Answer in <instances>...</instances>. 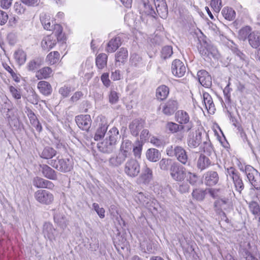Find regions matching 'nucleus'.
Instances as JSON below:
<instances>
[{
  "label": "nucleus",
  "instance_id": "nucleus-21",
  "mask_svg": "<svg viewBox=\"0 0 260 260\" xmlns=\"http://www.w3.org/2000/svg\"><path fill=\"white\" fill-rule=\"evenodd\" d=\"M40 168L42 174L45 178L52 180H57V172L49 166L43 164L40 165Z\"/></svg>",
  "mask_w": 260,
  "mask_h": 260
},
{
  "label": "nucleus",
  "instance_id": "nucleus-63",
  "mask_svg": "<svg viewBox=\"0 0 260 260\" xmlns=\"http://www.w3.org/2000/svg\"><path fill=\"white\" fill-rule=\"evenodd\" d=\"M27 115L31 124H34L36 121L38 120L34 112L30 109H27Z\"/></svg>",
  "mask_w": 260,
  "mask_h": 260
},
{
  "label": "nucleus",
  "instance_id": "nucleus-40",
  "mask_svg": "<svg viewBox=\"0 0 260 260\" xmlns=\"http://www.w3.org/2000/svg\"><path fill=\"white\" fill-rule=\"evenodd\" d=\"M108 56L105 53H100L96 58V65L98 69H103L107 63Z\"/></svg>",
  "mask_w": 260,
  "mask_h": 260
},
{
  "label": "nucleus",
  "instance_id": "nucleus-17",
  "mask_svg": "<svg viewBox=\"0 0 260 260\" xmlns=\"http://www.w3.org/2000/svg\"><path fill=\"white\" fill-rule=\"evenodd\" d=\"M200 83L206 88H209L212 85L211 77L205 70H200L197 74Z\"/></svg>",
  "mask_w": 260,
  "mask_h": 260
},
{
  "label": "nucleus",
  "instance_id": "nucleus-50",
  "mask_svg": "<svg viewBox=\"0 0 260 260\" xmlns=\"http://www.w3.org/2000/svg\"><path fill=\"white\" fill-rule=\"evenodd\" d=\"M173 53L172 47L170 46H166L162 48L161 56L164 59H166L171 57Z\"/></svg>",
  "mask_w": 260,
  "mask_h": 260
},
{
  "label": "nucleus",
  "instance_id": "nucleus-61",
  "mask_svg": "<svg viewBox=\"0 0 260 260\" xmlns=\"http://www.w3.org/2000/svg\"><path fill=\"white\" fill-rule=\"evenodd\" d=\"M9 89L13 98L17 100L21 99V94L20 89H17L13 86H10Z\"/></svg>",
  "mask_w": 260,
  "mask_h": 260
},
{
  "label": "nucleus",
  "instance_id": "nucleus-56",
  "mask_svg": "<svg viewBox=\"0 0 260 260\" xmlns=\"http://www.w3.org/2000/svg\"><path fill=\"white\" fill-rule=\"evenodd\" d=\"M54 29L55 30V35L58 41L63 40L64 35L62 34V28L59 24L54 25Z\"/></svg>",
  "mask_w": 260,
  "mask_h": 260
},
{
  "label": "nucleus",
  "instance_id": "nucleus-43",
  "mask_svg": "<svg viewBox=\"0 0 260 260\" xmlns=\"http://www.w3.org/2000/svg\"><path fill=\"white\" fill-rule=\"evenodd\" d=\"M233 182L236 190L241 193L244 188V184L240 175L233 179Z\"/></svg>",
  "mask_w": 260,
  "mask_h": 260
},
{
  "label": "nucleus",
  "instance_id": "nucleus-33",
  "mask_svg": "<svg viewBox=\"0 0 260 260\" xmlns=\"http://www.w3.org/2000/svg\"><path fill=\"white\" fill-rule=\"evenodd\" d=\"M38 88L40 92L45 95H49L51 93L52 87L50 84L47 81H40L38 84Z\"/></svg>",
  "mask_w": 260,
  "mask_h": 260
},
{
  "label": "nucleus",
  "instance_id": "nucleus-14",
  "mask_svg": "<svg viewBox=\"0 0 260 260\" xmlns=\"http://www.w3.org/2000/svg\"><path fill=\"white\" fill-rule=\"evenodd\" d=\"M172 72L177 77L183 76L186 72V67L179 59H175L172 63Z\"/></svg>",
  "mask_w": 260,
  "mask_h": 260
},
{
  "label": "nucleus",
  "instance_id": "nucleus-10",
  "mask_svg": "<svg viewBox=\"0 0 260 260\" xmlns=\"http://www.w3.org/2000/svg\"><path fill=\"white\" fill-rule=\"evenodd\" d=\"M166 128L172 134L180 132L177 134L176 138L180 141H182L183 139L184 135L183 132H181L182 131H185L183 125L170 121L166 123Z\"/></svg>",
  "mask_w": 260,
  "mask_h": 260
},
{
  "label": "nucleus",
  "instance_id": "nucleus-12",
  "mask_svg": "<svg viewBox=\"0 0 260 260\" xmlns=\"http://www.w3.org/2000/svg\"><path fill=\"white\" fill-rule=\"evenodd\" d=\"M205 184L207 186H212L217 184L219 180L218 173L215 171H208L203 176Z\"/></svg>",
  "mask_w": 260,
  "mask_h": 260
},
{
  "label": "nucleus",
  "instance_id": "nucleus-28",
  "mask_svg": "<svg viewBox=\"0 0 260 260\" xmlns=\"http://www.w3.org/2000/svg\"><path fill=\"white\" fill-rule=\"evenodd\" d=\"M248 42L252 47L258 48L260 46V32L258 31L251 32L248 36Z\"/></svg>",
  "mask_w": 260,
  "mask_h": 260
},
{
  "label": "nucleus",
  "instance_id": "nucleus-54",
  "mask_svg": "<svg viewBox=\"0 0 260 260\" xmlns=\"http://www.w3.org/2000/svg\"><path fill=\"white\" fill-rule=\"evenodd\" d=\"M40 20L42 25L44 26V28L45 29L49 30H52L53 26H51L49 19H48V17L46 14L41 16Z\"/></svg>",
  "mask_w": 260,
  "mask_h": 260
},
{
  "label": "nucleus",
  "instance_id": "nucleus-58",
  "mask_svg": "<svg viewBox=\"0 0 260 260\" xmlns=\"http://www.w3.org/2000/svg\"><path fill=\"white\" fill-rule=\"evenodd\" d=\"M210 5L214 11L218 13L221 8V0H211Z\"/></svg>",
  "mask_w": 260,
  "mask_h": 260
},
{
  "label": "nucleus",
  "instance_id": "nucleus-51",
  "mask_svg": "<svg viewBox=\"0 0 260 260\" xmlns=\"http://www.w3.org/2000/svg\"><path fill=\"white\" fill-rule=\"evenodd\" d=\"M250 211L253 215H258L260 213V207L258 203L255 201L249 203Z\"/></svg>",
  "mask_w": 260,
  "mask_h": 260
},
{
  "label": "nucleus",
  "instance_id": "nucleus-48",
  "mask_svg": "<svg viewBox=\"0 0 260 260\" xmlns=\"http://www.w3.org/2000/svg\"><path fill=\"white\" fill-rule=\"evenodd\" d=\"M60 54L57 51L50 52L47 56V60L51 64L56 63L59 59Z\"/></svg>",
  "mask_w": 260,
  "mask_h": 260
},
{
  "label": "nucleus",
  "instance_id": "nucleus-32",
  "mask_svg": "<svg viewBox=\"0 0 260 260\" xmlns=\"http://www.w3.org/2000/svg\"><path fill=\"white\" fill-rule=\"evenodd\" d=\"M146 156L147 158L150 161L156 162L161 157L159 151L155 148H150L147 150Z\"/></svg>",
  "mask_w": 260,
  "mask_h": 260
},
{
  "label": "nucleus",
  "instance_id": "nucleus-60",
  "mask_svg": "<svg viewBox=\"0 0 260 260\" xmlns=\"http://www.w3.org/2000/svg\"><path fill=\"white\" fill-rule=\"evenodd\" d=\"M242 255L245 260H258L247 249H243Z\"/></svg>",
  "mask_w": 260,
  "mask_h": 260
},
{
  "label": "nucleus",
  "instance_id": "nucleus-9",
  "mask_svg": "<svg viewBox=\"0 0 260 260\" xmlns=\"http://www.w3.org/2000/svg\"><path fill=\"white\" fill-rule=\"evenodd\" d=\"M140 9V13L142 16H150L155 18L156 13L154 8L149 4L148 0H137Z\"/></svg>",
  "mask_w": 260,
  "mask_h": 260
},
{
  "label": "nucleus",
  "instance_id": "nucleus-47",
  "mask_svg": "<svg viewBox=\"0 0 260 260\" xmlns=\"http://www.w3.org/2000/svg\"><path fill=\"white\" fill-rule=\"evenodd\" d=\"M54 221L62 229L66 228L68 224V221L65 217L62 215H55L54 217Z\"/></svg>",
  "mask_w": 260,
  "mask_h": 260
},
{
  "label": "nucleus",
  "instance_id": "nucleus-38",
  "mask_svg": "<svg viewBox=\"0 0 260 260\" xmlns=\"http://www.w3.org/2000/svg\"><path fill=\"white\" fill-rule=\"evenodd\" d=\"M223 17L227 20L233 21L236 17V12L233 8L231 7H224L221 11Z\"/></svg>",
  "mask_w": 260,
  "mask_h": 260
},
{
  "label": "nucleus",
  "instance_id": "nucleus-31",
  "mask_svg": "<svg viewBox=\"0 0 260 260\" xmlns=\"http://www.w3.org/2000/svg\"><path fill=\"white\" fill-rule=\"evenodd\" d=\"M203 101L206 109L209 112L214 113L215 109L214 104L211 95L207 92H204L203 94Z\"/></svg>",
  "mask_w": 260,
  "mask_h": 260
},
{
  "label": "nucleus",
  "instance_id": "nucleus-34",
  "mask_svg": "<svg viewBox=\"0 0 260 260\" xmlns=\"http://www.w3.org/2000/svg\"><path fill=\"white\" fill-rule=\"evenodd\" d=\"M56 151L53 148L46 146L45 147L42 152L40 153V156L41 158L46 159H51L55 156L56 154Z\"/></svg>",
  "mask_w": 260,
  "mask_h": 260
},
{
  "label": "nucleus",
  "instance_id": "nucleus-37",
  "mask_svg": "<svg viewBox=\"0 0 260 260\" xmlns=\"http://www.w3.org/2000/svg\"><path fill=\"white\" fill-rule=\"evenodd\" d=\"M108 137L106 138L111 142L116 145L117 140L120 137L119 134V131L117 128L115 127H112L107 134Z\"/></svg>",
  "mask_w": 260,
  "mask_h": 260
},
{
  "label": "nucleus",
  "instance_id": "nucleus-1",
  "mask_svg": "<svg viewBox=\"0 0 260 260\" xmlns=\"http://www.w3.org/2000/svg\"><path fill=\"white\" fill-rule=\"evenodd\" d=\"M199 43L198 45V51L204 59H211L212 57L214 58H218V50L215 46L204 38L199 39Z\"/></svg>",
  "mask_w": 260,
  "mask_h": 260
},
{
  "label": "nucleus",
  "instance_id": "nucleus-7",
  "mask_svg": "<svg viewBox=\"0 0 260 260\" xmlns=\"http://www.w3.org/2000/svg\"><path fill=\"white\" fill-rule=\"evenodd\" d=\"M34 196L36 200L42 204L49 205L54 200L53 195L46 190H38L35 192Z\"/></svg>",
  "mask_w": 260,
  "mask_h": 260
},
{
  "label": "nucleus",
  "instance_id": "nucleus-26",
  "mask_svg": "<svg viewBox=\"0 0 260 260\" xmlns=\"http://www.w3.org/2000/svg\"><path fill=\"white\" fill-rule=\"evenodd\" d=\"M126 158L118 152L117 155H112L108 160L109 165L111 167H118L121 165Z\"/></svg>",
  "mask_w": 260,
  "mask_h": 260
},
{
  "label": "nucleus",
  "instance_id": "nucleus-57",
  "mask_svg": "<svg viewBox=\"0 0 260 260\" xmlns=\"http://www.w3.org/2000/svg\"><path fill=\"white\" fill-rule=\"evenodd\" d=\"M2 66L3 68L11 74V76L15 81H19L16 74L7 63L3 62Z\"/></svg>",
  "mask_w": 260,
  "mask_h": 260
},
{
  "label": "nucleus",
  "instance_id": "nucleus-22",
  "mask_svg": "<svg viewBox=\"0 0 260 260\" xmlns=\"http://www.w3.org/2000/svg\"><path fill=\"white\" fill-rule=\"evenodd\" d=\"M108 125L105 120H101L96 131L93 139L95 141H99L103 139L107 131Z\"/></svg>",
  "mask_w": 260,
  "mask_h": 260
},
{
  "label": "nucleus",
  "instance_id": "nucleus-62",
  "mask_svg": "<svg viewBox=\"0 0 260 260\" xmlns=\"http://www.w3.org/2000/svg\"><path fill=\"white\" fill-rule=\"evenodd\" d=\"M92 206L94 210L101 218H103L105 217V210L104 208H100L99 204L95 203L93 204Z\"/></svg>",
  "mask_w": 260,
  "mask_h": 260
},
{
  "label": "nucleus",
  "instance_id": "nucleus-59",
  "mask_svg": "<svg viewBox=\"0 0 260 260\" xmlns=\"http://www.w3.org/2000/svg\"><path fill=\"white\" fill-rule=\"evenodd\" d=\"M226 174L232 180L240 175L239 172L233 167L228 168L226 170Z\"/></svg>",
  "mask_w": 260,
  "mask_h": 260
},
{
  "label": "nucleus",
  "instance_id": "nucleus-3",
  "mask_svg": "<svg viewBox=\"0 0 260 260\" xmlns=\"http://www.w3.org/2000/svg\"><path fill=\"white\" fill-rule=\"evenodd\" d=\"M245 173L251 185L255 189H259L260 173L250 166H246L245 167Z\"/></svg>",
  "mask_w": 260,
  "mask_h": 260
},
{
  "label": "nucleus",
  "instance_id": "nucleus-23",
  "mask_svg": "<svg viewBox=\"0 0 260 260\" xmlns=\"http://www.w3.org/2000/svg\"><path fill=\"white\" fill-rule=\"evenodd\" d=\"M212 165L210 159L204 154H201L197 162V167L201 171H203Z\"/></svg>",
  "mask_w": 260,
  "mask_h": 260
},
{
  "label": "nucleus",
  "instance_id": "nucleus-8",
  "mask_svg": "<svg viewBox=\"0 0 260 260\" xmlns=\"http://www.w3.org/2000/svg\"><path fill=\"white\" fill-rule=\"evenodd\" d=\"M178 108V104L176 100H169L160 105L159 109L165 115L169 116L174 114Z\"/></svg>",
  "mask_w": 260,
  "mask_h": 260
},
{
  "label": "nucleus",
  "instance_id": "nucleus-16",
  "mask_svg": "<svg viewBox=\"0 0 260 260\" xmlns=\"http://www.w3.org/2000/svg\"><path fill=\"white\" fill-rule=\"evenodd\" d=\"M32 181L33 185L37 188L53 189L54 187V184L51 181L40 177L34 178Z\"/></svg>",
  "mask_w": 260,
  "mask_h": 260
},
{
  "label": "nucleus",
  "instance_id": "nucleus-5",
  "mask_svg": "<svg viewBox=\"0 0 260 260\" xmlns=\"http://www.w3.org/2000/svg\"><path fill=\"white\" fill-rule=\"evenodd\" d=\"M177 122L180 125H183L184 130L186 132L190 131L193 126V123L190 120L188 114L185 111L179 110L175 115Z\"/></svg>",
  "mask_w": 260,
  "mask_h": 260
},
{
  "label": "nucleus",
  "instance_id": "nucleus-15",
  "mask_svg": "<svg viewBox=\"0 0 260 260\" xmlns=\"http://www.w3.org/2000/svg\"><path fill=\"white\" fill-rule=\"evenodd\" d=\"M115 65L121 66L124 65L127 61L128 51L126 48L122 47L115 54Z\"/></svg>",
  "mask_w": 260,
  "mask_h": 260
},
{
  "label": "nucleus",
  "instance_id": "nucleus-20",
  "mask_svg": "<svg viewBox=\"0 0 260 260\" xmlns=\"http://www.w3.org/2000/svg\"><path fill=\"white\" fill-rule=\"evenodd\" d=\"M144 121L141 119H135L129 125L131 133L134 136H137L139 132L143 128Z\"/></svg>",
  "mask_w": 260,
  "mask_h": 260
},
{
  "label": "nucleus",
  "instance_id": "nucleus-49",
  "mask_svg": "<svg viewBox=\"0 0 260 260\" xmlns=\"http://www.w3.org/2000/svg\"><path fill=\"white\" fill-rule=\"evenodd\" d=\"M130 63L132 66L139 67L142 63V58L138 54H133L130 57Z\"/></svg>",
  "mask_w": 260,
  "mask_h": 260
},
{
  "label": "nucleus",
  "instance_id": "nucleus-52",
  "mask_svg": "<svg viewBox=\"0 0 260 260\" xmlns=\"http://www.w3.org/2000/svg\"><path fill=\"white\" fill-rule=\"evenodd\" d=\"M119 94L114 90H111L109 94V102L111 104H115L119 101Z\"/></svg>",
  "mask_w": 260,
  "mask_h": 260
},
{
  "label": "nucleus",
  "instance_id": "nucleus-25",
  "mask_svg": "<svg viewBox=\"0 0 260 260\" xmlns=\"http://www.w3.org/2000/svg\"><path fill=\"white\" fill-rule=\"evenodd\" d=\"M132 148L131 141L128 140H123L119 152L127 158L131 155Z\"/></svg>",
  "mask_w": 260,
  "mask_h": 260
},
{
  "label": "nucleus",
  "instance_id": "nucleus-27",
  "mask_svg": "<svg viewBox=\"0 0 260 260\" xmlns=\"http://www.w3.org/2000/svg\"><path fill=\"white\" fill-rule=\"evenodd\" d=\"M228 199H218L216 200L214 203V209L216 213L220 215L225 216V213L222 211V209H225V206L228 203Z\"/></svg>",
  "mask_w": 260,
  "mask_h": 260
},
{
  "label": "nucleus",
  "instance_id": "nucleus-11",
  "mask_svg": "<svg viewBox=\"0 0 260 260\" xmlns=\"http://www.w3.org/2000/svg\"><path fill=\"white\" fill-rule=\"evenodd\" d=\"M75 121L78 127L83 131H88L91 125V119L89 115L77 116Z\"/></svg>",
  "mask_w": 260,
  "mask_h": 260
},
{
  "label": "nucleus",
  "instance_id": "nucleus-35",
  "mask_svg": "<svg viewBox=\"0 0 260 260\" xmlns=\"http://www.w3.org/2000/svg\"><path fill=\"white\" fill-rule=\"evenodd\" d=\"M52 70L49 67H44L36 72V77L38 80L47 79L51 77Z\"/></svg>",
  "mask_w": 260,
  "mask_h": 260
},
{
  "label": "nucleus",
  "instance_id": "nucleus-30",
  "mask_svg": "<svg viewBox=\"0 0 260 260\" xmlns=\"http://www.w3.org/2000/svg\"><path fill=\"white\" fill-rule=\"evenodd\" d=\"M56 42L51 36L45 37L41 42V46L43 50L49 51L56 45Z\"/></svg>",
  "mask_w": 260,
  "mask_h": 260
},
{
  "label": "nucleus",
  "instance_id": "nucleus-55",
  "mask_svg": "<svg viewBox=\"0 0 260 260\" xmlns=\"http://www.w3.org/2000/svg\"><path fill=\"white\" fill-rule=\"evenodd\" d=\"M204 154L207 155L209 156H211L213 152V148L210 142H204Z\"/></svg>",
  "mask_w": 260,
  "mask_h": 260
},
{
  "label": "nucleus",
  "instance_id": "nucleus-45",
  "mask_svg": "<svg viewBox=\"0 0 260 260\" xmlns=\"http://www.w3.org/2000/svg\"><path fill=\"white\" fill-rule=\"evenodd\" d=\"M173 162L171 159L162 158L159 162V166L161 170L168 171L169 169H170V168H171Z\"/></svg>",
  "mask_w": 260,
  "mask_h": 260
},
{
  "label": "nucleus",
  "instance_id": "nucleus-46",
  "mask_svg": "<svg viewBox=\"0 0 260 260\" xmlns=\"http://www.w3.org/2000/svg\"><path fill=\"white\" fill-rule=\"evenodd\" d=\"M206 194V191L201 189H194L192 192L193 198L199 201H203L205 199Z\"/></svg>",
  "mask_w": 260,
  "mask_h": 260
},
{
  "label": "nucleus",
  "instance_id": "nucleus-4",
  "mask_svg": "<svg viewBox=\"0 0 260 260\" xmlns=\"http://www.w3.org/2000/svg\"><path fill=\"white\" fill-rule=\"evenodd\" d=\"M170 175L176 181H183L186 175V169L177 162H174L170 169Z\"/></svg>",
  "mask_w": 260,
  "mask_h": 260
},
{
  "label": "nucleus",
  "instance_id": "nucleus-6",
  "mask_svg": "<svg viewBox=\"0 0 260 260\" xmlns=\"http://www.w3.org/2000/svg\"><path fill=\"white\" fill-rule=\"evenodd\" d=\"M125 173L131 177H135L140 172V166L137 160L135 159H129L124 165Z\"/></svg>",
  "mask_w": 260,
  "mask_h": 260
},
{
  "label": "nucleus",
  "instance_id": "nucleus-19",
  "mask_svg": "<svg viewBox=\"0 0 260 260\" xmlns=\"http://www.w3.org/2000/svg\"><path fill=\"white\" fill-rule=\"evenodd\" d=\"M175 157L182 165H186L188 162V157L186 150L181 146L175 147Z\"/></svg>",
  "mask_w": 260,
  "mask_h": 260
},
{
  "label": "nucleus",
  "instance_id": "nucleus-64",
  "mask_svg": "<svg viewBox=\"0 0 260 260\" xmlns=\"http://www.w3.org/2000/svg\"><path fill=\"white\" fill-rule=\"evenodd\" d=\"M71 90V87L64 86L59 89V93L63 97H67L69 95Z\"/></svg>",
  "mask_w": 260,
  "mask_h": 260
},
{
  "label": "nucleus",
  "instance_id": "nucleus-29",
  "mask_svg": "<svg viewBox=\"0 0 260 260\" xmlns=\"http://www.w3.org/2000/svg\"><path fill=\"white\" fill-rule=\"evenodd\" d=\"M153 178L152 171L147 166H145L142 170L140 178L144 184H148Z\"/></svg>",
  "mask_w": 260,
  "mask_h": 260
},
{
  "label": "nucleus",
  "instance_id": "nucleus-41",
  "mask_svg": "<svg viewBox=\"0 0 260 260\" xmlns=\"http://www.w3.org/2000/svg\"><path fill=\"white\" fill-rule=\"evenodd\" d=\"M14 58L19 65H22L26 61V54L24 51L19 49L15 52Z\"/></svg>",
  "mask_w": 260,
  "mask_h": 260
},
{
  "label": "nucleus",
  "instance_id": "nucleus-13",
  "mask_svg": "<svg viewBox=\"0 0 260 260\" xmlns=\"http://www.w3.org/2000/svg\"><path fill=\"white\" fill-rule=\"evenodd\" d=\"M202 133L199 130L196 131L188 136L187 138L188 146L191 148L198 147L201 143L202 141Z\"/></svg>",
  "mask_w": 260,
  "mask_h": 260
},
{
  "label": "nucleus",
  "instance_id": "nucleus-36",
  "mask_svg": "<svg viewBox=\"0 0 260 260\" xmlns=\"http://www.w3.org/2000/svg\"><path fill=\"white\" fill-rule=\"evenodd\" d=\"M169 93V89L166 85H161L159 86L156 91V96L157 99L161 101L167 98Z\"/></svg>",
  "mask_w": 260,
  "mask_h": 260
},
{
  "label": "nucleus",
  "instance_id": "nucleus-24",
  "mask_svg": "<svg viewBox=\"0 0 260 260\" xmlns=\"http://www.w3.org/2000/svg\"><path fill=\"white\" fill-rule=\"evenodd\" d=\"M121 39L116 36L112 39L107 44L106 50L109 53L114 52L121 45Z\"/></svg>",
  "mask_w": 260,
  "mask_h": 260
},
{
  "label": "nucleus",
  "instance_id": "nucleus-53",
  "mask_svg": "<svg viewBox=\"0 0 260 260\" xmlns=\"http://www.w3.org/2000/svg\"><path fill=\"white\" fill-rule=\"evenodd\" d=\"M199 176L197 174L188 172L187 175V180L192 185L196 184L199 181Z\"/></svg>",
  "mask_w": 260,
  "mask_h": 260
},
{
  "label": "nucleus",
  "instance_id": "nucleus-44",
  "mask_svg": "<svg viewBox=\"0 0 260 260\" xmlns=\"http://www.w3.org/2000/svg\"><path fill=\"white\" fill-rule=\"evenodd\" d=\"M251 27L249 26H246L240 29L238 33L239 39L244 41L247 38H248V36L251 33Z\"/></svg>",
  "mask_w": 260,
  "mask_h": 260
},
{
  "label": "nucleus",
  "instance_id": "nucleus-42",
  "mask_svg": "<svg viewBox=\"0 0 260 260\" xmlns=\"http://www.w3.org/2000/svg\"><path fill=\"white\" fill-rule=\"evenodd\" d=\"M55 230L52 224L46 223L44 225L43 233L45 236L50 240L54 238V232Z\"/></svg>",
  "mask_w": 260,
  "mask_h": 260
},
{
  "label": "nucleus",
  "instance_id": "nucleus-18",
  "mask_svg": "<svg viewBox=\"0 0 260 260\" xmlns=\"http://www.w3.org/2000/svg\"><path fill=\"white\" fill-rule=\"evenodd\" d=\"M100 151L104 153H111L116 149V144L106 139L102 142L98 144Z\"/></svg>",
  "mask_w": 260,
  "mask_h": 260
},
{
  "label": "nucleus",
  "instance_id": "nucleus-39",
  "mask_svg": "<svg viewBox=\"0 0 260 260\" xmlns=\"http://www.w3.org/2000/svg\"><path fill=\"white\" fill-rule=\"evenodd\" d=\"M43 61L39 58H35L30 60L26 66V68L28 71L35 72L42 64Z\"/></svg>",
  "mask_w": 260,
  "mask_h": 260
},
{
  "label": "nucleus",
  "instance_id": "nucleus-2",
  "mask_svg": "<svg viewBox=\"0 0 260 260\" xmlns=\"http://www.w3.org/2000/svg\"><path fill=\"white\" fill-rule=\"evenodd\" d=\"M48 164L57 170L67 173L71 171L73 168V161L72 158H62L59 157L55 159H50Z\"/></svg>",
  "mask_w": 260,
  "mask_h": 260
}]
</instances>
